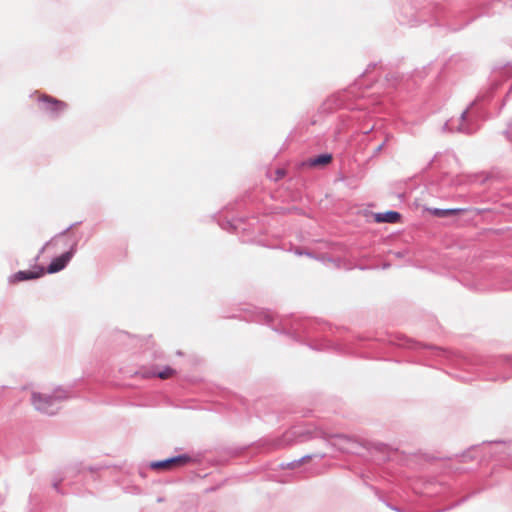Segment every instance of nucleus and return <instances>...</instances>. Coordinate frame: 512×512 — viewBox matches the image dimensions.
<instances>
[{"label":"nucleus","instance_id":"6","mask_svg":"<svg viewBox=\"0 0 512 512\" xmlns=\"http://www.w3.org/2000/svg\"><path fill=\"white\" fill-rule=\"evenodd\" d=\"M401 218V215L395 211H387L384 213L374 214V220L377 223H397Z\"/></svg>","mask_w":512,"mask_h":512},{"label":"nucleus","instance_id":"2","mask_svg":"<svg viewBox=\"0 0 512 512\" xmlns=\"http://www.w3.org/2000/svg\"><path fill=\"white\" fill-rule=\"evenodd\" d=\"M38 100L42 104V109L44 111L55 116L61 114L67 109V103L49 95H41Z\"/></svg>","mask_w":512,"mask_h":512},{"label":"nucleus","instance_id":"5","mask_svg":"<svg viewBox=\"0 0 512 512\" xmlns=\"http://www.w3.org/2000/svg\"><path fill=\"white\" fill-rule=\"evenodd\" d=\"M44 275V269L37 267L34 271H19L14 274L11 278V282H19L24 280L36 279Z\"/></svg>","mask_w":512,"mask_h":512},{"label":"nucleus","instance_id":"1","mask_svg":"<svg viewBox=\"0 0 512 512\" xmlns=\"http://www.w3.org/2000/svg\"><path fill=\"white\" fill-rule=\"evenodd\" d=\"M191 460V457L188 455H179L169 459L151 462L150 468L155 471H172L187 465Z\"/></svg>","mask_w":512,"mask_h":512},{"label":"nucleus","instance_id":"7","mask_svg":"<svg viewBox=\"0 0 512 512\" xmlns=\"http://www.w3.org/2000/svg\"><path fill=\"white\" fill-rule=\"evenodd\" d=\"M332 160V156L330 154H323V155H319L315 158H312L310 159L309 161V165L310 166H325L327 164H329Z\"/></svg>","mask_w":512,"mask_h":512},{"label":"nucleus","instance_id":"4","mask_svg":"<svg viewBox=\"0 0 512 512\" xmlns=\"http://www.w3.org/2000/svg\"><path fill=\"white\" fill-rule=\"evenodd\" d=\"M74 254V248H71L69 251L63 253L62 255L54 258L47 268V272L52 274L61 271L66 267L69 261L72 259Z\"/></svg>","mask_w":512,"mask_h":512},{"label":"nucleus","instance_id":"3","mask_svg":"<svg viewBox=\"0 0 512 512\" xmlns=\"http://www.w3.org/2000/svg\"><path fill=\"white\" fill-rule=\"evenodd\" d=\"M54 402L55 398L52 396L40 393L32 394V404L35 409L41 412L52 414L53 411L51 410V407L53 406Z\"/></svg>","mask_w":512,"mask_h":512},{"label":"nucleus","instance_id":"9","mask_svg":"<svg viewBox=\"0 0 512 512\" xmlns=\"http://www.w3.org/2000/svg\"><path fill=\"white\" fill-rule=\"evenodd\" d=\"M176 374V371L172 369L171 367H165L162 371L158 373H153L151 376H157L160 379H169L172 378Z\"/></svg>","mask_w":512,"mask_h":512},{"label":"nucleus","instance_id":"10","mask_svg":"<svg viewBox=\"0 0 512 512\" xmlns=\"http://www.w3.org/2000/svg\"><path fill=\"white\" fill-rule=\"evenodd\" d=\"M277 173H278V178H281L284 175V172L281 170H278Z\"/></svg>","mask_w":512,"mask_h":512},{"label":"nucleus","instance_id":"8","mask_svg":"<svg viewBox=\"0 0 512 512\" xmlns=\"http://www.w3.org/2000/svg\"><path fill=\"white\" fill-rule=\"evenodd\" d=\"M464 211H465L464 209H446V210L435 209L433 211V214L438 217H446V216L458 214V213H461Z\"/></svg>","mask_w":512,"mask_h":512}]
</instances>
